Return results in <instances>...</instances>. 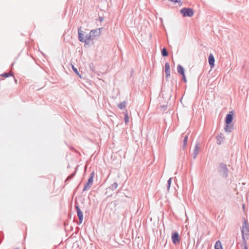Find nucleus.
<instances>
[{"label": "nucleus", "instance_id": "obj_25", "mask_svg": "<svg viewBox=\"0 0 249 249\" xmlns=\"http://www.w3.org/2000/svg\"><path fill=\"white\" fill-rule=\"evenodd\" d=\"M117 186H118L117 183L116 182H114L112 184H111V187H110V189L113 190L116 189Z\"/></svg>", "mask_w": 249, "mask_h": 249}, {"label": "nucleus", "instance_id": "obj_15", "mask_svg": "<svg viewBox=\"0 0 249 249\" xmlns=\"http://www.w3.org/2000/svg\"><path fill=\"white\" fill-rule=\"evenodd\" d=\"M217 140V143L218 144H221L224 141V137H222V134L220 133V134L218 135V136L216 137Z\"/></svg>", "mask_w": 249, "mask_h": 249}, {"label": "nucleus", "instance_id": "obj_3", "mask_svg": "<svg viewBox=\"0 0 249 249\" xmlns=\"http://www.w3.org/2000/svg\"><path fill=\"white\" fill-rule=\"evenodd\" d=\"M180 12L183 17H192L194 14V10L190 8H183Z\"/></svg>", "mask_w": 249, "mask_h": 249}, {"label": "nucleus", "instance_id": "obj_9", "mask_svg": "<svg viewBox=\"0 0 249 249\" xmlns=\"http://www.w3.org/2000/svg\"><path fill=\"white\" fill-rule=\"evenodd\" d=\"M93 179H92V177H89V178L87 182L84 185V188L83 189V191H85L90 189L92 183H93Z\"/></svg>", "mask_w": 249, "mask_h": 249}, {"label": "nucleus", "instance_id": "obj_27", "mask_svg": "<svg viewBox=\"0 0 249 249\" xmlns=\"http://www.w3.org/2000/svg\"><path fill=\"white\" fill-rule=\"evenodd\" d=\"M107 212H108V209H107V207H106L105 210V212H104V213L103 214V218H105V217L107 218Z\"/></svg>", "mask_w": 249, "mask_h": 249}, {"label": "nucleus", "instance_id": "obj_37", "mask_svg": "<svg viewBox=\"0 0 249 249\" xmlns=\"http://www.w3.org/2000/svg\"><path fill=\"white\" fill-rule=\"evenodd\" d=\"M163 108H164V110H166L167 108V106H164Z\"/></svg>", "mask_w": 249, "mask_h": 249}, {"label": "nucleus", "instance_id": "obj_11", "mask_svg": "<svg viewBox=\"0 0 249 249\" xmlns=\"http://www.w3.org/2000/svg\"><path fill=\"white\" fill-rule=\"evenodd\" d=\"M208 61L211 68L212 69L214 66L215 59L213 54H210L208 57Z\"/></svg>", "mask_w": 249, "mask_h": 249}, {"label": "nucleus", "instance_id": "obj_4", "mask_svg": "<svg viewBox=\"0 0 249 249\" xmlns=\"http://www.w3.org/2000/svg\"><path fill=\"white\" fill-rule=\"evenodd\" d=\"M101 28H98L90 31V33L94 41L97 39L101 35Z\"/></svg>", "mask_w": 249, "mask_h": 249}, {"label": "nucleus", "instance_id": "obj_20", "mask_svg": "<svg viewBox=\"0 0 249 249\" xmlns=\"http://www.w3.org/2000/svg\"><path fill=\"white\" fill-rule=\"evenodd\" d=\"M76 170L75 171V172L74 173H73L72 174H71L70 175H69L67 178L66 179L65 182H66L67 181H68L70 179H71V178H73V177L75 176V173H76Z\"/></svg>", "mask_w": 249, "mask_h": 249}, {"label": "nucleus", "instance_id": "obj_36", "mask_svg": "<svg viewBox=\"0 0 249 249\" xmlns=\"http://www.w3.org/2000/svg\"><path fill=\"white\" fill-rule=\"evenodd\" d=\"M3 237H4V236H3V235H2V239L0 240V244L1 243V242H2V239L3 238Z\"/></svg>", "mask_w": 249, "mask_h": 249}, {"label": "nucleus", "instance_id": "obj_10", "mask_svg": "<svg viewBox=\"0 0 249 249\" xmlns=\"http://www.w3.org/2000/svg\"><path fill=\"white\" fill-rule=\"evenodd\" d=\"M84 32L81 30V27L78 29V36L79 40L81 42H86L85 40V36L83 34Z\"/></svg>", "mask_w": 249, "mask_h": 249}, {"label": "nucleus", "instance_id": "obj_35", "mask_svg": "<svg viewBox=\"0 0 249 249\" xmlns=\"http://www.w3.org/2000/svg\"><path fill=\"white\" fill-rule=\"evenodd\" d=\"M106 202H107V201L105 200L103 201L102 204L104 205V204H106Z\"/></svg>", "mask_w": 249, "mask_h": 249}, {"label": "nucleus", "instance_id": "obj_39", "mask_svg": "<svg viewBox=\"0 0 249 249\" xmlns=\"http://www.w3.org/2000/svg\"><path fill=\"white\" fill-rule=\"evenodd\" d=\"M14 249H20L17 248Z\"/></svg>", "mask_w": 249, "mask_h": 249}, {"label": "nucleus", "instance_id": "obj_34", "mask_svg": "<svg viewBox=\"0 0 249 249\" xmlns=\"http://www.w3.org/2000/svg\"><path fill=\"white\" fill-rule=\"evenodd\" d=\"M92 177V179H93V177H94V172H92L90 175V177Z\"/></svg>", "mask_w": 249, "mask_h": 249}, {"label": "nucleus", "instance_id": "obj_26", "mask_svg": "<svg viewBox=\"0 0 249 249\" xmlns=\"http://www.w3.org/2000/svg\"><path fill=\"white\" fill-rule=\"evenodd\" d=\"M172 178H170L167 181V190H169L171 186Z\"/></svg>", "mask_w": 249, "mask_h": 249}, {"label": "nucleus", "instance_id": "obj_33", "mask_svg": "<svg viewBox=\"0 0 249 249\" xmlns=\"http://www.w3.org/2000/svg\"><path fill=\"white\" fill-rule=\"evenodd\" d=\"M103 19H104V18H103V17H100L99 18V20H100V22H102V21H103Z\"/></svg>", "mask_w": 249, "mask_h": 249}, {"label": "nucleus", "instance_id": "obj_22", "mask_svg": "<svg viewBox=\"0 0 249 249\" xmlns=\"http://www.w3.org/2000/svg\"><path fill=\"white\" fill-rule=\"evenodd\" d=\"M13 75V73H9V72H4L3 74L1 75V76L4 77L5 78L8 77L10 76Z\"/></svg>", "mask_w": 249, "mask_h": 249}, {"label": "nucleus", "instance_id": "obj_6", "mask_svg": "<svg viewBox=\"0 0 249 249\" xmlns=\"http://www.w3.org/2000/svg\"><path fill=\"white\" fill-rule=\"evenodd\" d=\"M75 208L76 210L77 216L79 219V223L78 224H80L82 222L83 219V212L81 211V210L79 208V207L76 204H75Z\"/></svg>", "mask_w": 249, "mask_h": 249}, {"label": "nucleus", "instance_id": "obj_2", "mask_svg": "<svg viewBox=\"0 0 249 249\" xmlns=\"http://www.w3.org/2000/svg\"><path fill=\"white\" fill-rule=\"evenodd\" d=\"M242 238L244 243H245V236L248 238V236L249 235V226L248 221L244 218L242 227L241 228Z\"/></svg>", "mask_w": 249, "mask_h": 249}, {"label": "nucleus", "instance_id": "obj_38", "mask_svg": "<svg viewBox=\"0 0 249 249\" xmlns=\"http://www.w3.org/2000/svg\"><path fill=\"white\" fill-rule=\"evenodd\" d=\"M14 63H12V66H13V65H14Z\"/></svg>", "mask_w": 249, "mask_h": 249}, {"label": "nucleus", "instance_id": "obj_5", "mask_svg": "<svg viewBox=\"0 0 249 249\" xmlns=\"http://www.w3.org/2000/svg\"><path fill=\"white\" fill-rule=\"evenodd\" d=\"M172 241L174 244H179L180 241V238L179 237V234L178 232L176 231L172 234L171 236Z\"/></svg>", "mask_w": 249, "mask_h": 249}, {"label": "nucleus", "instance_id": "obj_12", "mask_svg": "<svg viewBox=\"0 0 249 249\" xmlns=\"http://www.w3.org/2000/svg\"><path fill=\"white\" fill-rule=\"evenodd\" d=\"M233 129V125L231 124H226L225 127L224 128L225 131L226 132L230 133Z\"/></svg>", "mask_w": 249, "mask_h": 249}, {"label": "nucleus", "instance_id": "obj_8", "mask_svg": "<svg viewBox=\"0 0 249 249\" xmlns=\"http://www.w3.org/2000/svg\"><path fill=\"white\" fill-rule=\"evenodd\" d=\"M85 40L86 41L84 42V43H85V45H89L94 44V40L90 33L89 34H86L85 33Z\"/></svg>", "mask_w": 249, "mask_h": 249}, {"label": "nucleus", "instance_id": "obj_21", "mask_svg": "<svg viewBox=\"0 0 249 249\" xmlns=\"http://www.w3.org/2000/svg\"><path fill=\"white\" fill-rule=\"evenodd\" d=\"M188 142V137L187 136H185L183 139V148L184 149L186 147V145L187 144Z\"/></svg>", "mask_w": 249, "mask_h": 249}, {"label": "nucleus", "instance_id": "obj_24", "mask_svg": "<svg viewBox=\"0 0 249 249\" xmlns=\"http://www.w3.org/2000/svg\"><path fill=\"white\" fill-rule=\"evenodd\" d=\"M124 121L126 124L129 122V116L127 112L124 114Z\"/></svg>", "mask_w": 249, "mask_h": 249}, {"label": "nucleus", "instance_id": "obj_16", "mask_svg": "<svg viewBox=\"0 0 249 249\" xmlns=\"http://www.w3.org/2000/svg\"><path fill=\"white\" fill-rule=\"evenodd\" d=\"M215 249H223L221 242L219 240L216 242L214 246Z\"/></svg>", "mask_w": 249, "mask_h": 249}, {"label": "nucleus", "instance_id": "obj_18", "mask_svg": "<svg viewBox=\"0 0 249 249\" xmlns=\"http://www.w3.org/2000/svg\"><path fill=\"white\" fill-rule=\"evenodd\" d=\"M170 72V64L167 62L165 64V73Z\"/></svg>", "mask_w": 249, "mask_h": 249}, {"label": "nucleus", "instance_id": "obj_13", "mask_svg": "<svg viewBox=\"0 0 249 249\" xmlns=\"http://www.w3.org/2000/svg\"><path fill=\"white\" fill-rule=\"evenodd\" d=\"M199 152V147H198V143H196V144L195 149L193 152V159H195L196 158V156Z\"/></svg>", "mask_w": 249, "mask_h": 249}, {"label": "nucleus", "instance_id": "obj_32", "mask_svg": "<svg viewBox=\"0 0 249 249\" xmlns=\"http://www.w3.org/2000/svg\"><path fill=\"white\" fill-rule=\"evenodd\" d=\"M170 76V72L165 73V77L166 78H168Z\"/></svg>", "mask_w": 249, "mask_h": 249}, {"label": "nucleus", "instance_id": "obj_17", "mask_svg": "<svg viewBox=\"0 0 249 249\" xmlns=\"http://www.w3.org/2000/svg\"><path fill=\"white\" fill-rule=\"evenodd\" d=\"M161 55L163 57H166L168 55V53L167 49L165 48H163L161 51Z\"/></svg>", "mask_w": 249, "mask_h": 249}, {"label": "nucleus", "instance_id": "obj_23", "mask_svg": "<svg viewBox=\"0 0 249 249\" xmlns=\"http://www.w3.org/2000/svg\"><path fill=\"white\" fill-rule=\"evenodd\" d=\"M72 69L77 75H78L80 77H81V76L78 72L77 69L75 68L73 65H72Z\"/></svg>", "mask_w": 249, "mask_h": 249}, {"label": "nucleus", "instance_id": "obj_7", "mask_svg": "<svg viewBox=\"0 0 249 249\" xmlns=\"http://www.w3.org/2000/svg\"><path fill=\"white\" fill-rule=\"evenodd\" d=\"M233 115L234 113L233 111H230L229 113L226 115L225 119V124H231L233 119Z\"/></svg>", "mask_w": 249, "mask_h": 249}, {"label": "nucleus", "instance_id": "obj_28", "mask_svg": "<svg viewBox=\"0 0 249 249\" xmlns=\"http://www.w3.org/2000/svg\"><path fill=\"white\" fill-rule=\"evenodd\" d=\"M169 1L173 2L175 3H180L179 5L182 4V2L181 1V0H169Z\"/></svg>", "mask_w": 249, "mask_h": 249}, {"label": "nucleus", "instance_id": "obj_29", "mask_svg": "<svg viewBox=\"0 0 249 249\" xmlns=\"http://www.w3.org/2000/svg\"><path fill=\"white\" fill-rule=\"evenodd\" d=\"M182 76V79L184 82H187V79L186 78L185 74L181 75Z\"/></svg>", "mask_w": 249, "mask_h": 249}, {"label": "nucleus", "instance_id": "obj_1", "mask_svg": "<svg viewBox=\"0 0 249 249\" xmlns=\"http://www.w3.org/2000/svg\"><path fill=\"white\" fill-rule=\"evenodd\" d=\"M217 172L222 178L226 179L228 178L229 171L227 165L224 162H220L218 164Z\"/></svg>", "mask_w": 249, "mask_h": 249}, {"label": "nucleus", "instance_id": "obj_19", "mask_svg": "<svg viewBox=\"0 0 249 249\" xmlns=\"http://www.w3.org/2000/svg\"><path fill=\"white\" fill-rule=\"evenodd\" d=\"M118 106L121 109H123L126 107V102L125 101L121 102L118 105Z\"/></svg>", "mask_w": 249, "mask_h": 249}, {"label": "nucleus", "instance_id": "obj_31", "mask_svg": "<svg viewBox=\"0 0 249 249\" xmlns=\"http://www.w3.org/2000/svg\"><path fill=\"white\" fill-rule=\"evenodd\" d=\"M213 190L216 191V185L214 182L213 183Z\"/></svg>", "mask_w": 249, "mask_h": 249}, {"label": "nucleus", "instance_id": "obj_30", "mask_svg": "<svg viewBox=\"0 0 249 249\" xmlns=\"http://www.w3.org/2000/svg\"><path fill=\"white\" fill-rule=\"evenodd\" d=\"M242 244H243V245L244 246V249H248V248H247V241L245 239V243H244V241L243 240V242H242Z\"/></svg>", "mask_w": 249, "mask_h": 249}, {"label": "nucleus", "instance_id": "obj_14", "mask_svg": "<svg viewBox=\"0 0 249 249\" xmlns=\"http://www.w3.org/2000/svg\"><path fill=\"white\" fill-rule=\"evenodd\" d=\"M177 71L180 75L185 74V70L184 68L180 65H178L177 67Z\"/></svg>", "mask_w": 249, "mask_h": 249}]
</instances>
